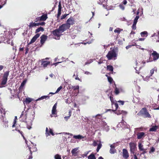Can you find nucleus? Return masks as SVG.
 I'll return each instance as SVG.
<instances>
[{"mask_svg":"<svg viewBox=\"0 0 159 159\" xmlns=\"http://www.w3.org/2000/svg\"><path fill=\"white\" fill-rule=\"evenodd\" d=\"M52 33L55 36L54 38L56 39H59L60 36L62 35V33L61 32L59 29H57L52 31Z\"/></svg>","mask_w":159,"mask_h":159,"instance_id":"obj_5","label":"nucleus"},{"mask_svg":"<svg viewBox=\"0 0 159 159\" xmlns=\"http://www.w3.org/2000/svg\"><path fill=\"white\" fill-rule=\"evenodd\" d=\"M40 43L42 45L47 39V36L45 35H43L40 37Z\"/></svg>","mask_w":159,"mask_h":159,"instance_id":"obj_18","label":"nucleus"},{"mask_svg":"<svg viewBox=\"0 0 159 159\" xmlns=\"http://www.w3.org/2000/svg\"><path fill=\"white\" fill-rule=\"evenodd\" d=\"M157 128V127L156 125L153 126L152 128H150L149 129L150 131H155Z\"/></svg>","mask_w":159,"mask_h":159,"instance_id":"obj_30","label":"nucleus"},{"mask_svg":"<svg viewBox=\"0 0 159 159\" xmlns=\"http://www.w3.org/2000/svg\"><path fill=\"white\" fill-rule=\"evenodd\" d=\"M140 112L142 114L144 115L147 117L150 118L151 117L150 115L148 112L145 107L142 108L140 111Z\"/></svg>","mask_w":159,"mask_h":159,"instance_id":"obj_7","label":"nucleus"},{"mask_svg":"<svg viewBox=\"0 0 159 159\" xmlns=\"http://www.w3.org/2000/svg\"><path fill=\"white\" fill-rule=\"evenodd\" d=\"M151 55L153 57V60L150 57L148 60L146 61L147 62L156 61L159 58V54L156 51H153V52L150 54V56Z\"/></svg>","mask_w":159,"mask_h":159,"instance_id":"obj_3","label":"nucleus"},{"mask_svg":"<svg viewBox=\"0 0 159 159\" xmlns=\"http://www.w3.org/2000/svg\"><path fill=\"white\" fill-rule=\"evenodd\" d=\"M62 89V86H60L57 89L55 93H57Z\"/></svg>","mask_w":159,"mask_h":159,"instance_id":"obj_48","label":"nucleus"},{"mask_svg":"<svg viewBox=\"0 0 159 159\" xmlns=\"http://www.w3.org/2000/svg\"><path fill=\"white\" fill-rule=\"evenodd\" d=\"M104 128L105 130L107 131H108L109 129V126L107 125L106 126H105V127H104Z\"/></svg>","mask_w":159,"mask_h":159,"instance_id":"obj_53","label":"nucleus"},{"mask_svg":"<svg viewBox=\"0 0 159 159\" xmlns=\"http://www.w3.org/2000/svg\"><path fill=\"white\" fill-rule=\"evenodd\" d=\"M71 111H70L69 112V116H65L64 117V119L66 121H67L70 118V117L71 115Z\"/></svg>","mask_w":159,"mask_h":159,"instance_id":"obj_38","label":"nucleus"},{"mask_svg":"<svg viewBox=\"0 0 159 159\" xmlns=\"http://www.w3.org/2000/svg\"><path fill=\"white\" fill-rule=\"evenodd\" d=\"M68 15V14H65V15H62V16H61V19H64L65 18L66 16Z\"/></svg>","mask_w":159,"mask_h":159,"instance_id":"obj_55","label":"nucleus"},{"mask_svg":"<svg viewBox=\"0 0 159 159\" xmlns=\"http://www.w3.org/2000/svg\"><path fill=\"white\" fill-rule=\"evenodd\" d=\"M62 134V135H65V134H68V135H70V136H72L73 135L72 134H70L69 133H65V132H63V133H61L58 134Z\"/></svg>","mask_w":159,"mask_h":159,"instance_id":"obj_43","label":"nucleus"},{"mask_svg":"<svg viewBox=\"0 0 159 159\" xmlns=\"http://www.w3.org/2000/svg\"><path fill=\"white\" fill-rule=\"evenodd\" d=\"M8 122L7 121H6L5 122L4 125L5 127L7 128L8 127Z\"/></svg>","mask_w":159,"mask_h":159,"instance_id":"obj_57","label":"nucleus"},{"mask_svg":"<svg viewBox=\"0 0 159 159\" xmlns=\"http://www.w3.org/2000/svg\"><path fill=\"white\" fill-rule=\"evenodd\" d=\"M69 28V26L65 24H62V25L59 26L58 29L60 31V32L62 33L66 30Z\"/></svg>","mask_w":159,"mask_h":159,"instance_id":"obj_8","label":"nucleus"},{"mask_svg":"<svg viewBox=\"0 0 159 159\" xmlns=\"http://www.w3.org/2000/svg\"><path fill=\"white\" fill-rule=\"evenodd\" d=\"M123 156L124 158L126 159L129 157V154L127 150L125 149L123 150Z\"/></svg>","mask_w":159,"mask_h":159,"instance_id":"obj_20","label":"nucleus"},{"mask_svg":"<svg viewBox=\"0 0 159 159\" xmlns=\"http://www.w3.org/2000/svg\"><path fill=\"white\" fill-rule=\"evenodd\" d=\"M117 127L119 130H122L127 128L128 127L126 122L122 121L118 124Z\"/></svg>","mask_w":159,"mask_h":159,"instance_id":"obj_6","label":"nucleus"},{"mask_svg":"<svg viewBox=\"0 0 159 159\" xmlns=\"http://www.w3.org/2000/svg\"><path fill=\"white\" fill-rule=\"evenodd\" d=\"M57 103H56L54 104L52 110V115H55L57 114Z\"/></svg>","mask_w":159,"mask_h":159,"instance_id":"obj_21","label":"nucleus"},{"mask_svg":"<svg viewBox=\"0 0 159 159\" xmlns=\"http://www.w3.org/2000/svg\"><path fill=\"white\" fill-rule=\"evenodd\" d=\"M117 55L114 50L110 51L109 52L107 55V57L109 60L113 58L117 57Z\"/></svg>","mask_w":159,"mask_h":159,"instance_id":"obj_4","label":"nucleus"},{"mask_svg":"<svg viewBox=\"0 0 159 159\" xmlns=\"http://www.w3.org/2000/svg\"><path fill=\"white\" fill-rule=\"evenodd\" d=\"M108 81L110 83H112V82L113 81V79L110 77H108Z\"/></svg>","mask_w":159,"mask_h":159,"instance_id":"obj_49","label":"nucleus"},{"mask_svg":"<svg viewBox=\"0 0 159 159\" xmlns=\"http://www.w3.org/2000/svg\"><path fill=\"white\" fill-rule=\"evenodd\" d=\"M33 100V99L29 98H25V101H24V105L25 104H27L29 103L30 102L32 101Z\"/></svg>","mask_w":159,"mask_h":159,"instance_id":"obj_22","label":"nucleus"},{"mask_svg":"<svg viewBox=\"0 0 159 159\" xmlns=\"http://www.w3.org/2000/svg\"><path fill=\"white\" fill-rule=\"evenodd\" d=\"M107 70L111 71H113V69L112 66H107Z\"/></svg>","mask_w":159,"mask_h":159,"instance_id":"obj_37","label":"nucleus"},{"mask_svg":"<svg viewBox=\"0 0 159 159\" xmlns=\"http://www.w3.org/2000/svg\"><path fill=\"white\" fill-rule=\"evenodd\" d=\"M139 18V16H136L134 19V20L133 23L136 24L137 23V22L138 21V20Z\"/></svg>","mask_w":159,"mask_h":159,"instance_id":"obj_39","label":"nucleus"},{"mask_svg":"<svg viewBox=\"0 0 159 159\" xmlns=\"http://www.w3.org/2000/svg\"><path fill=\"white\" fill-rule=\"evenodd\" d=\"M123 30L122 29H121L120 28H116L114 31V32L115 33H117L118 34H119L120 32Z\"/></svg>","mask_w":159,"mask_h":159,"instance_id":"obj_33","label":"nucleus"},{"mask_svg":"<svg viewBox=\"0 0 159 159\" xmlns=\"http://www.w3.org/2000/svg\"><path fill=\"white\" fill-rule=\"evenodd\" d=\"M84 74L88 75H90L92 74L89 71H85L84 72Z\"/></svg>","mask_w":159,"mask_h":159,"instance_id":"obj_58","label":"nucleus"},{"mask_svg":"<svg viewBox=\"0 0 159 159\" xmlns=\"http://www.w3.org/2000/svg\"><path fill=\"white\" fill-rule=\"evenodd\" d=\"M26 114H24V112L22 111L20 118V120L23 122H25L26 120Z\"/></svg>","mask_w":159,"mask_h":159,"instance_id":"obj_14","label":"nucleus"},{"mask_svg":"<svg viewBox=\"0 0 159 159\" xmlns=\"http://www.w3.org/2000/svg\"><path fill=\"white\" fill-rule=\"evenodd\" d=\"M47 18V14H44L42 16L40 17H38L36 19L37 20L40 21H45Z\"/></svg>","mask_w":159,"mask_h":159,"instance_id":"obj_15","label":"nucleus"},{"mask_svg":"<svg viewBox=\"0 0 159 159\" xmlns=\"http://www.w3.org/2000/svg\"><path fill=\"white\" fill-rule=\"evenodd\" d=\"M97 145V142L96 141H93V145L94 146H96Z\"/></svg>","mask_w":159,"mask_h":159,"instance_id":"obj_59","label":"nucleus"},{"mask_svg":"<svg viewBox=\"0 0 159 159\" xmlns=\"http://www.w3.org/2000/svg\"><path fill=\"white\" fill-rule=\"evenodd\" d=\"M38 26V23H33V22L30 23L29 26L30 28H32L34 27Z\"/></svg>","mask_w":159,"mask_h":159,"instance_id":"obj_24","label":"nucleus"},{"mask_svg":"<svg viewBox=\"0 0 159 159\" xmlns=\"http://www.w3.org/2000/svg\"><path fill=\"white\" fill-rule=\"evenodd\" d=\"M49 98V96H42L40 98H38V99H36V101H39L40 100H43L44 99H48Z\"/></svg>","mask_w":159,"mask_h":159,"instance_id":"obj_25","label":"nucleus"},{"mask_svg":"<svg viewBox=\"0 0 159 159\" xmlns=\"http://www.w3.org/2000/svg\"><path fill=\"white\" fill-rule=\"evenodd\" d=\"M107 0H99V1H98V4H102L103 6L104 7L106 8V5H105V4L106 3V2H107Z\"/></svg>","mask_w":159,"mask_h":159,"instance_id":"obj_23","label":"nucleus"},{"mask_svg":"<svg viewBox=\"0 0 159 159\" xmlns=\"http://www.w3.org/2000/svg\"><path fill=\"white\" fill-rule=\"evenodd\" d=\"M27 81L26 80H25L24 81H23L22 83H21L20 86L19 88V89H20L22 88L24 85L25 84Z\"/></svg>","mask_w":159,"mask_h":159,"instance_id":"obj_34","label":"nucleus"},{"mask_svg":"<svg viewBox=\"0 0 159 159\" xmlns=\"http://www.w3.org/2000/svg\"><path fill=\"white\" fill-rule=\"evenodd\" d=\"M38 23V26H39V25L43 26V25H44L45 24L44 22H39V23Z\"/></svg>","mask_w":159,"mask_h":159,"instance_id":"obj_52","label":"nucleus"},{"mask_svg":"<svg viewBox=\"0 0 159 159\" xmlns=\"http://www.w3.org/2000/svg\"><path fill=\"white\" fill-rule=\"evenodd\" d=\"M62 7L61 4V2L60 1L59 2L58 5V13L57 15V18H59L61 14V11Z\"/></svg>","mask_w":159,"mask_h":159,"instance_id":"obj_16","label":"nucleus"},{"mask_svg":"<svg viewBox=\"0 0 159 159\" xmlns=\"http://www.w3.org/2000/svg\"><path fill=\"white\" fill-rule=\"evenodd\" d=\"M39 36L40 35L39 34H36L31 39L30 42L28 44V45H29L34 43L36 40L39 37Z\"/></svg>","mask_w":159,"mask_h":159,"instance_id":"obj_17","label":"nucleus"},{"mask_svg":"<svg viewBox=\"0 0 159 159\" xmlns=\"http://www.w3.org/2000/svg\"><path fill=\"white\" fill-rule=\"evenodd\" d=\"M155 151V148L153 147H152L151 148L150 150L149 151V153H150L151 152H153Z\"/></svg>","mask_w":159,"mask_h":159,"instance_id":"obj_50","label":"nucleus"},{"mask_svg":"<svg viewBox=\"0 0 159 159\" xmlns=\"http://www.w3.org/2000/svg\"><path fill=\"white\" fill-rule=\"evenodd\" d=\"M44 29L43 28V27H40L38 28L36 30L35 33H37L40 31H44Z\"/></svg>","mask_w":159,"mask_h":159,"instance_id":"obj_32","label":"nucleus"},{"mask_svg":"<svg viewBox=\"0 0 159 159\" xmlns=\"http://www.w3.org/2000/svg\"><path fill=\"white\" fill-rule=\"evenodd\" d=\"M102 125H103V127H105V126H106L107 125V124L106 122H104V121H102Z\"/></svg>","mask_w":159,"mask_h":159,"instance_id":"obj_62","label":"nucleus"},{"mask_svg":"<svg viewBox=\"0 0 159 159\" xmlns=\"http://www.w3.org/2000/svg\"><path fill=\"white\" fill-rule=\"evenodd\" d=\"M115 92L116 95L118 94L119 93V91L118 89L116 88L115 90Z\"/></svg>","mask_w":159,"mask_h":159,"instance_id":"obj_45","label":"nucleus"},{"mask_svg":"<svg viewBox=\"0 0 159 159\" xmlns=\"http://www.w3.org/2000/svg\"><path fill=\"white\" fill-rule=\"evenodd\" d=\"M145 133L144 132L138 133L137 134V138L138 139H141L144 137Z\"/></svg>","mask_w":159,"mask_h":159,"instance_id":"obj_19","label":"nucleus"},{"mask_svg":"<svg viewBox=\"0 0 159 159\" xmlns=\"http://www.w3.org/2000/svg\"><path fill=\"white\" fill-rule=\"evenodd\" d=\"M72 88L74 90H79V87L78 85L76 86H72Z\"/></svg>","mask_w":159,"mask_h":159,"instance_id":"obj_44","label":"nucleus"},{"mask_svg":"<svg viewBox=\"0 0 159 159\" xmlns=\"http://www.w3.org/2000/svg\"><path fill=\"white\" fill-rule=\"evenodd\" d=\"M75 20L74 18L71 17L69 18L67 20L66 23V24L70 28V25H72L74 23Z\"/></svg>","mask_w":159,"mask_h":159,"instance_id":"obj_9","label":"nucleus"},{"mask_svg":"<svg viewBox=\"0 0 159 159\" xmlns=\"http://www.w3.org/2000/svg\"><path fill=\"white\" fill-rule=\"evenodd\" d=\"M102 146V145L101 143H99L98 144V145L97 148H99L100 149L101 148Z\"/></svg>","mask_w":159,"mask_h":159,"instance_id":"obj_61","label":"nucleus"},{"mask_svg":"<svg viewBox=\"0 0 159 159\" xmlns=\"http://www.w3.org/2000/svg\"><path fill=\"white\" fill-rule=\"evenodd\" d=\"M142 37H144L146 35V37H147L148 36V33L146 31H144L143 32H142L140 33Z\"/></svg>","mask_w":159,"mask_h":159,"instance_id":"obj_35","label":"nucleus"},{"mask_svg":"<svg viewBox=\"0 0 159 159\" xmlns=\"http://www.w3.org/2000/svg\"><path fill=\"white\" fill-rule=\"evenodd\" d=\"M50 134H51L53 136L54 135V133H53V131L52 129L49 128V131H48V129L47 127L46 129V133L45 135L46 137H48L50 135Z\"/></svg>","mask_w":159,"mask_h":159,"instance_id":"obj_12","label":"nucleus"},{"mask_svg":"<svg viewBox=\"0 0 159 159\" xmlns=\"http://www.w3.org/2000/svg\"><path fill=\"white\" fill-rule=\"evenodd\" d=\"M157 68L156 67H154V68L152 69L150 71V76H152L153 74L154 71H155L156 72L157 71Z\"/></svg>","mask_w":159,"mask_h":159,"instance_id":"obj_29","label":"nucleus"},{"mask_svg":"<svg viewBox=\"0 0 159 159\" xmlns=\"http://www.w3.org/2000/svg\"><path fill=\"white\" fill-rule=\"evenodd\" d=\"M93 59H90L87 62H86L85 63V65H87L88 64H89L93 61Z\"/></svg>","mask_w":159,"mask_h":159,"instance_id":"obj_41","label":"nucleus"},{"mask_svg":"<svg viewBox=\"0 0 159 159\" xmlns=\"http://www.w3.org/2000/svg\"><path fill=\"white\" fill-rule=\"evenodd\" d=\"M115 144L111 145L110 146L111 148L110 150V152L111 154H114L116 152V150L115 148L116 147Z\"/></svg>","mask_w":159,"mask_h":159,"instance_id":"obj_13","label":"nucleus"},{"mask_svg":"<svg viewBox=\"0 0 159 159\" xmlns=\"http://www.w3.org/2000/svg\"><path fill=\"white\" fill-rule=\"evenodd\" d=\"M117 102L120 103V104L121 105H123L124 104V103L125 102L124 101H121V100H119L117 101Z\"/></svg>","mask_w":159,"mask_h":159,"instance_id":"obj_56","label":"nucleus"},{"mask_svg":"<svg viewBox=\"0 0 159 159\" xmlns=\"http://www.w3.org/2000/svg\"><path fill=\"white\" fill-rule=\"evenodd\" d=\"M136 24L134 23L133 24V25H132V29L134 30H135L136 29Z\"/></svg>","mask_w":159,"mask_h":159,"instance_id":"obj_51","label":"nucleus"},{"mask_svg":"<svg viewBox=\"0 0 159 159\" xmlns=\"http://www.w3.org/2000/svg\"><path fill=\"white\" fill-rule=\"evenodd\" d=\"M75 79L76 80H79L80 81H81V80H80V79L78 77V74H76V77L75 78Z\"/></svg>","mask_w":159,"mask_h":159,"instance_id":"obj_60","label":"nucleus"},{"mask_svg":"<svg viewBox=\"0 0 159 159\" xmlns=\"http://www.w3.org/2000/svg\"><path fill=\"white\" fill-rule=\"evenodd\" d=\"M9 71H7L4 73L2 79L0 88L5 87L4 85L7 83V78L9 75Z\"/></svg>","mask_w":159,"mask_h":159,"instance_id":"obj_2","label":"nucleus"},{"mask_svg":"<svg viewBox=\"0 0 159 159\" xmlns=\"http://www.w3.org/2000/svg\"><path fill=\"white\" fill-rule=\"evenodd\" d=\"M119 7L120 9H122V10H124L125 9V7L124 5H122V4H120L119 5Z\"/></svg>","mask_w":159,"mask_h":159,"instance_id":"obj_47","label":"nucleus"},{"mask_svg":"<svg viewBox=\"0 0 159 159\" xmlns=\"http://www.w3.org/2000/svg\"><path fill=\"white\" fill-rule=\"evenodd\" d=\"M136 89L137 90L138 92L140 93V87L138 85H137L136 87Z\"/></svg>","mask_w":159,"mask_h":159,"instance_id":"obj_54","label":"nucleus"},{"mask_svg":"<svg viewBox=\"0 0 159 159\" xmlns=\"http://www.w3.org/2000/svg\"><path fill=\"white\" fill-rule=\"evenodd\" d=\"M110 100L111 102V104L112 105H114L115 107V110H112L111 111L113 112H115L116 114L117 115H119L120 114H123L124 115L126 114V112L125 111H116L118 107V104L116 103V102H116V101H114L113 97L111 96H110ZM111 109L108 110L107 111H111Z\"/></svg>","mask_w":159,"mask_h":159,"instance_id":"obj_1","label":"nucleus"},{"mask_svg":"<svg viewBox=\"0 0 159 159\" xmlns=\"http://www.w3.org/2000/svg\"><path fill=\"white\" fill-rule=\"evenodd\" d=\"M143 145L142 144V143L139 142L138 143V147L140 151H143L144 150V149L143 148Z\"/></svg>","mask_w":159,"mask_h":159,"instance_id":"obj_28","label":"nucleus"},{"mask_svg":"<svg viewBox=\"0 0 159 159\" xmlns=\"http://www.w3.org/2000/svg\"><path fill=\"white\" fill-rule=\"evenodd\" d=\"M32 124V121L30 120V123H27V128L29 129H30L31 128V125Z\"/></svg>","mask_w":159,"mask_h":159,"instance_id":"obj_26","label":"nucleus"},{"mask_svg":"<svg viewBox=\"0 0 159 159\" xmlns=\"http://www.w3.org/2000/svg\"><path fill=\"white\" fill-rule=\"evenodd\" d=\"M41 62V66L44 68L50 65V64L49 61L45 60L44 59L42 60Z\"/></svg>","mask_w":159,"mask_h":159,"instance_id":"obj_11","label":"nucleus"},{"mask_svg":"<svg viewBox=\"0 0 159 159\" xmlns=\"http://www.w3.org/2000/svg\"><path fill=\"white\" fill-rule=\"evenodd\" d=\"M88 159H96L95 156L94 154L92 153L88 157Z\"/></svg>","mask_w":159,"mask_h":159,"instance_id":"obj_31","label":"nucleus"},{"mask_svg":"<svg viewBox=\"0 0 159 159\" xmlns=\"http://www.w3.org/2000/svg\"><path fill=\"white\" fill-rule=\"evenodd\" d=\"M29 149L30 151V154H31V155H30L29 156V157L28 158V159H31L32 158V151H31V148L30 147H29Z\"/></svg>","mask_w":159,"mask_h":159,"instance_id":"obj_46","label":"nucleus"},{"mask_svg":"<svg viewBox=\"0 0 159 159\" xmlns=\"http://www.w3.org/2000/svg\"><path fill=\"white\" fill-rule=\"evenodd\" d=\"M54 157L55 159H61V156L58 154H56Z\"/></svg>","mask_w":159,"mask_h":159,"instance_id":"obj_40","label":"nucleus"},{"mask_svg":"<svg viewBox=\"0 0 159 159\" xmlns=\"http://www.w3.org/2000/svg\"><path fill=\"white\" fill-rule=\"evenodd\" d=\"M73 138L76 139H81L84 138V137L80 135H75L73 136Z\"/></svg>","mask_w":159,"mask_h":159,"instance_id":"obj_27","label":"nucleus"},{"mask_svg":"<svg viewBox=\"0 0 159 159\" xmlns=\"http://www.w3.org/2000/svg\"><path fill=\"white\" fill-rule=\"evenodd\" d=\"M61 62H56V63H53V64H52L51 65L52 66L53 65H55V66H56L57 65V64H58L59 63H61Z\"/></svg>","mask_w":159,"mask_h":159,"instance_id":"obj_64","label":"nucleus"},{"mask_svg":"<svg viewBox=\"0 0 159 159\" xmlns=\"http://www.w3.org/2000/svg\"><path fill=\"white\" fill-rule=\"evenodd\" d=\"M136 144L135 143H130V151L131 153L134 154V152L136 148Z\"/></svg>","mask_w":159,"mask_h":159,"instance_id":"obj_10","label":"nucleus"},{"mask_svg":"<svg viewBox=\"0 0 159 159\" xmlns=\"http://www.w3.org/2000/svg\"><path fill=\"white\" fill-rule=\"evenodd\" d=\"M15 130L18 131L19 133H20L21 134V135L22 134H23V132L22 131H20L17 128H16Z\"/></svg>","mask_w":159,"mask_h":159,"instance_id":"obj_63","label":"nucleus"},{"mask_svg":"<svg viewBox=\"0 0 159 159\" xmlns=\"http://www.w3.org/2000/svg\"><path fill=\"white\" fill-rule=\"evenodd\" d=\"M78 149V148H75L72 150L71 151V153L73 155H75V154H76V152Z\"/></svg>","mask_w":159,"mask_h":159,"instance_id":"obj_36","label":"nucleus"},{"mask_svg":"<svg viewBox=\"0 0 159 159\" xmlns=\"http://www.w3.org/2000/svg\"><path fill=\"white\" fill-rule=\"evenodd\" d=\"M0 113H1V115H0V116H1L2 117L3 116V115L4 114V111L2 108L1 109L0 108Z\"/></svg>","mask_w":159,"mask_h":159,"instance_id":"obj_42","label":"nucleus"}]
</instances>
